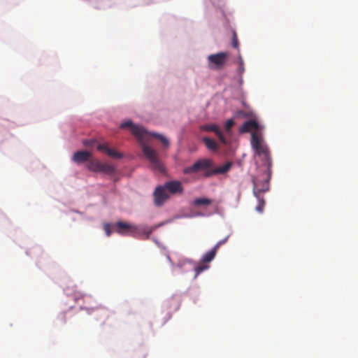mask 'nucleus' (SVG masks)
I'll return each mask as SVG.
<instances>
[{
  "label": "nucleus",
  "mask_w": 358,
  "mask_h": 358,
  "mask_svg": "<svg viewBox=\"0 0 358 358\" xmlns=\"http://www.w3.org/2000/svg\"><path fill=\"white\" fill-rule=\"evenodd\" d=\"M120 127L122 129L130 127L132 134L134 135L141 143L142 145V151L150 162L152 168L155 170L159 171V172H164V168L158 158L156 150L146 145L145 141L146 136L149 134L159 139L163 145L168 148L169 146V140L162 134L157 133H148L143 127L134 124L131 120L122 123Z\"/></svg>",
  "instance_id": "nucleus-1"
},
{
  "label": "nucleus",
  "mask_w": 358,
  "mask_h": 358,
  "mask_svg": "<svg viewBox=\"0 0 358 358\" xmlns=\"http://www.w3.org/2000/svg\"><path fill=\"white\" fill-rule=\"evenodd\" d=\"M213 162L208 159H203L196 161L193 165L186 167L183 170L185 174H191L204 171V176L211 177L216 174H224L229 171L232 166V162H229L224 165L218 167H213Z\"/></svg>",
  "instance_id": "nucleus-2"
},
{
  "label": "nucleus",
  "mask_w": 358,
  "mask_h": 358,
  "mask_svg": "<svg viewBox=\"0 0 358 358\" xmlns=\"http://www.w3.org/2000/svg\"><path fill=\"white\" fill-rule=\"evenodd\" d=\"M114 231L122 236H131L134 237L145 236V238L150 237L152 229H148L144 226H137L123 222H117L114 224Z\"/></svg>",
  "instance_id": "nucleus-3"
},
{
  "label": "nucleus",
  "mask_w": 358,
  "mask_h": 358,
  "mask_svg": "<svg viewBox=\"0 0 358 358\" xmlns=\"http://www.w3.org/2000/svg\"><path fill=\"white\" fill-rule=\"evenodd\" d=\"M251 145L256 154L262 158L263 164L270 170L272 162L269 150L263 144L261 138L255 132L252 133Z\"/></svg>",
  "instance_id": "nucleus-4"
},
{
  "label": "nucleus",
  "mask_w": 358,
  "mask_h": 358,
  "mask_svg": "<svg viewBox=\"0 0 358 358\" xmlns=\"http://www.w3.org/2000/svg\"><path fill=\"white\" fill-rule=\"evenodd\" d=\"M228 56V53L224 52L208 55V67L213 70L222 69L225 65Z\"/></svg>",
  "instance_id": "nucleus-5"
},
{
  "label": "nucleus",
  "mask_w": 358,
  "mask_h": 358,
  "mask_svg": "<svg viewBox=\"0 0 358 358\" xmlns=\"http://www.w3.org/2000/svg\"><path fill=\"white\" fill-rule=\"evenodd\" d=\"M87 167L93 172H102L107 174H112L115 172V168L113 166L107 163H101L99 160L90 161Z\"/></svg>",
  "instance_id": "nucleus-6"
},
{
  "label": "nucleus",
  "mask_w": 358,
  "mask_h": 358,
  "mask_svg": "<svg viewBox=\"0 0 358 358\" xmlns=\"http://www.w3.org/2000/svg\"><path fill=\"white\" fill-rule=\"evenodd\" d=\"M268 178H263L262 180L258 178H253V194L255 197H259L269 189Z\"/></svg>",
  "instance_id": "nucleus-7"
},
{
  "label": "nucleus",
  "mask_w": 358,
  "mask_h": 358,
  "mask_svg": "<svg viewBox=\"0 0 358 358\" xmlns=\"http://www.w3.org/2000/svg\"><path fill=\"white\" fill-rule=\"evenodd\" d=\"M154 202L157 206H161L169 199V195L164 185L156 187L154 193Z\"/></svg>",
  "instance_id": "nucleus-8"
},
{
  "label": "nucleus",
  "mask_w": 358,
  "mask_h": 358,
  "mask_svg": "<svg viewBox=\"0 0 358 358\" xmlns=\"http://www.w3.org/2000/svg\"><path fill=\"white\" fill-rule=\"evenodd\" d=\"M200 129L202 131H213L216 136L218 137L220 141L224 145L227 144V141L224 136L223 135L222 131L220 130L219 127L215 124H204L200 127Z\"/></svg>",
  "instance_id": "nucleus-9"
},
{
  "label": "nucleus",
  "mask_w": 358,
  "mask_h": 358,
  "mask_svg": "<svg viewBox=\"0 0 358 358\" xmlns=\"http://www.w3.org/2000/svg\"><path fill=\"white\" fill-rule=\"evenodd\" d=\"M164 187L171 194H182L183 187L178 180H171L164 183Z\"/></svg>",
  "instance_id": "nucleus-10"
},
{
  "label": "nucleus",
  "mask_w": 358,
  "mask_h": 358,
  "mask_svg": "<svg viewBox=\"0 0 358 358\" xmlns=\"http://www.w3.org/2000/svg\"><path fill=\"white\" fill-rule=\"evenodd\" d=\"M97 150L100 152L106 153L110 157L115 159H120L122 155L115 150L110 149L106 144H99L97 146Z\"/></svg>",
  "instance_id": "nucleus-11"
},
{
  "label": "nucleus",
  "mask_w": 358,
  "mask_h": 358,
  "mask_svg": "<svg viewBox=\"0 0 358 358\" xmlns=\"http://www.w3.org/2000/svg\"><path fill=\"white\" fill-rule=\"evenodd\" d=\"M258 128V123L254 120H250L243 123L239 129V132L243 134L252 130H257Z\"/></svg>",
  "instance_id": "nucleus-12"
},
{
  "label": "nucleus",
  "mask_w": 358,
  "mask_h": 358,
  "mask_svg": "<svg viewBox=\"0 0 358 358\" xmlns=\"http://www.w3.org/2000/svg\"><path fill=\"white\" fill-rule=\"evenodd\" d=\"M91 153L88 151H78L74 153L73 160L76 163H82L89 160Z\"/></svg>",
  "instance_id": "nucleus-13"
},
{
  "label": "nucleus",
  "mask_w": 358,
  "mask_h": 358,
  "mask_svg": "<svg viewBox=\"0 0 358 358\" xmlns=\"http://www.w3.org/2000/svg\"><path fill=\"white\" fill-rule=\"evenodd\" d=\"M217 252V251L216 250H215L214 248H213L210 250L206 252L201 258V263L208 264V263L210 262L215 258Z\"/></svg>",
  "instance_id": "nucleus-14"
},
{
  "label": "nucleus",
  "mask_w": 358,
  "mask_h": 358,
  "mask_svg": "<svg viewBox=\"0 0 358 358\" xmlns=\"http://www.w3.org/2000/svg\"><path fill=\"white\" fill-rule=\"evenodd\" d=\"M203 141L204 142L206 146L210 150L215 151L217 150V145L216 142L211 138L208 137H204L203 138Z\"/></svg>",
  "instance_id": "nucleus-15"
},
{
  "label": "nucleus",
  "mask_w": 358,
  "mask_h": 358,
  "mask_svg": "<svg viewBox=\"0 0 358 358\" xmlns=\"http://www.w3.org/2000/svg\"><path fill=\"white\" fill-rule=\"evenodd\" d=\"M212 203V200L208 198H197L193 201V204L195 206H208Z\"/></svg>",
  "instance_id": "nucleus-16"
},
{
  "label": "nucleus",
  "mask_w": 358,
  "mask_h": 358,
  "mask_svg": "<svg viewBox=\"0 0 358 358\" xmlns=\"http://www.w3.org/2000/svg\"><path fill=\"white\" fill-rule=\"evenodd\" d=\"M258 200V204L255 208V210L259 213H263L265 206V200L262 195H259V197H256Z\"/></svg>",
  "instance_id": "nucleus-17"
},
{
  "label": "nucleus",
  "mask_w": 358,
  "mask_h": 358,
  "mask_svg": "<svg viewBox=\"0 0 358 358\" xmlns=\"http://www.w3.org/2000/svg\"><path fill=\"white\" fill-rule=\"evenodd\" d=\"M209 268V266H208L206 263H201L196 266L195 268H194V271H195V278L199 275L200 274L201 272H203L204 270H206Z\"/></svg>",
  "instance_id": "nucleus-18"
},
{
  "label": "nucleus",
  "mask_w": 358,
  "mask_h": 358,
  "mask_svg": "<svg viewBox=\"0 0 358 358\" xmlns=\"http://www.w3.org/2000/svg\"><path fill=\"white\" fill-rule=\"evenodd\" d=\"M96 311H97V315L103 316L105 319L108 318V317L110 315L109 311L104 308H101L97 310Z\"/></svg>",
  "instance_id": "nucleus-19"
},
{
  "label": "nucleus",
  "mask_w": 358,
  "mask_h": 358,
  "mask_svg": "<svg viewBox=\"0 0 358 358\" xmlns=\"http://www.w3.org/2000/svg\"><path fill=\"white\" fill-rule=\"evenodd\" d=\"M235 122L232 119L228 120L225 123V130L227 132H229L231 127L234 125Z\"/></svg>",
  "instance_id": "nucleus-20"
},
{
  "label": "nucleus",
  "mask_w": 358,
  "mask_h": 358,
  "mask_svg": "<svg viewBox=\"0 0 358 358\" xmlns=\"http://www.w3.org/2000/svg\"><path fill=\"white\" fill-rule=\"evenodd\" d=\"M228 238L229 236H227L225 237L224 239L222 240H220L215 245V246L213 247L215 248V250H216L217 251L218 250V249L220 248V247L222 245H224L228 240Z\"/></svg>",
  "instance_id": "nucleus-21"
},
{
  "label": "nucleus",
  "mask_w": 358,
  "mask_h": 358,
  "mask_svg": "<svg viewBox=\"0 0 358 358\" xmlns=\"http://www.w3.org/2000/svg\"><path fill=\"white\" fill-rule=\"evenodd\" d=\"M231 45L234 48H238V41L236 32L233 33Z\"/></svg>",
  "instance_id": "nucleus-22"
},
{
  "label": "nucleus",
  "mask_w": 358,
  "mask_h": 358,
  "mask_svg": "<svg viewBox=\"0 0 358 358\" xmlns=\"http://www.w3.org/2000/svg\"><path fill=\"white\" fill-rule=\"evenodd\" d=\"M110 224H105L103 225V229L107 236H110L111 235L112 231L110 229Z\"/></svg>",
  "instance_id": "nucleus-23"
},
{
  "label": "nucleus",
  "mask_w": 358,
  "mask_h": 358,
  "mask_svg": "<svg viewBox=\"0 0 358 358\" xmlns=\"http://www.w3.org/2000/svg\"><path fill=\"white\" fill-rule=\"evenodd\" d=\"M245 71L244 66H243V61L242 59H240L239 62V66L238 68V73L239 74H242Z\"/></svg>",
  "instance_id": "nucleus-24"
},
{
  "label": "nucleus",
  "mask_w": 358,
  "mask_h": 358,
  "mask_svg": "<svg viewBox=\"0 0 358 358\" xmlns=\"http://www.w3.org/2000/svg\"><path fill=\"white\" fill-rule=\"evenodd\" d=\"M83 296H84V295L83 294H80V293H76L75 294V299H76V301H77L80 298H83Z\"/></svg>",
  "instance_id": "nucleus-25"
},
{
  "label": "nucleus",
  "mask_w": 358,
  "mask_h": 358,
  "mask_svg": "<svg viewBox=\"0 0 358 358\" xmlns=\"http://www.w3.org/2000/svg\"><path fill=\"white\" fill-rule=\"evenodd\" d=\"M84 145H88V144H87V141H84Z\"/></svg>",
  "instance_id": "nucleus-26"
},
{
  "label": "nucleus",
  "mask_w": 358,
  "mask_h": 358,
  "mask_svg": "<svg viewBox=\"0 0 358 358\" xmlns=\"http://www.w3.org/2000/svg\"><path fill=\"white\" fill-rule=\"evenodd\" d=\"M167 259H168L169 261H171V259H170L169 256H167Z\"/></svg>",
  "instance_id": "nucleus-27"
}]
</instances>
